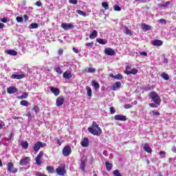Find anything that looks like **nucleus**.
Listing matches in <instances>:
<instances>
[{
  "label": "nucleus",
  "mask_w": 176,
  "mask_h": 176,
  "mask_svg": "<svg viewBox=\"0 0 176 176\" xmlns=\"http://www.w3.org/2000/svg\"><path fill=\"white\" fill-rule=\"evenodd\" d=\"M7 167H8L7 168L8 171H9L10 173H12V174H16V173L19 171L17 168H14V166L12 162H8L7 164Z\"/></svg>",
  "instance_id": "5"
},
{
  "label": "nucleus",
  "mask_w": 176,
  "mask_h": 176,
  "mask_svg": "<svg viewBox=\"0 0 176 176\" xmlns=\"http://www.w3.org/2000/svg\"><path fill=\"white\" fill-rule=\"evenodd\" d=\"M124 74H126V75H137V74H138V69H132L131 71H125Z\"/></svg>",
  "instance_id": "19"
},
{
  "label": "nucleus",
  "mask_w": 176,
  "mask_h": 176,
  "mask_svg": "<svg viewBox=\"0 0 176 176\" xmlns=\"http://www.w3.org/2000/svg\"><path fill=\"white\" fill-rule=\"evenodd\" d=\"M63 50H59L58 51V54L59 55V56H61V54H63Z\"/></svg>",
  "instance_id": "59"
},
{
  "label": "nucleus",
  "mask_w": 176,
  "mask_h": 176,
  "mask_svg": "<svg viewBox=\"0 0 176 176\" xmlns=\"http://www.w3.org/2000/svg\"><path fill=\"white\" fill-rule=\"evenodd\" d=\"M153 115H154V116H160V113H159V111H153Z\"/></svg>",
  "instance_id": "51"
},
{
  "label": "nucleus",
  "mask_w": 176,
  "mask_h": 176,
  "mask_svg": "<svg viewBox=\"0 0 176 176\" xmlns=\"http://www.w3.org/2000/svg\"><path fill=\"white\" fill-rule=\"evenodd\" d=\"M122 84H120V82H116L113 86H112V90L114 91H116V90H119L120 89V86Z\"/></svg>",
  "instance_id": "21"
},
{
  "label": "nucleus",
  "mask_w": 176,
  "mask_h": 176,
  "mask_svg": "<svg viewBox=\"0 0 176 176\" xmlns=\"http://www.w3.org/2000/svg\"><path fill=\"white\" fill-rule=\"evenodd\" d=\"M110 112H111V113H115V108L111 107L110 108Z\"/></svg>",
  "instance_id": "61"
},
{
  "label": "nucleus",
  "mask_w": 176,
  "mask_h": 176,
  "mask_svg": "<svg viewBox=\"0 0 176 176\" xmlns=\"http://www.w3.org/2000/svg\"><path fill=\"white\" fill-rule=\"evenodd\" d=\"M50 90L54 94V96H57L60 94V89L58 88H56L54 87H50Z\"/></svg>",
  "instance_id": "16"
},
{
  "label": "nucleus",
  "mask_w": 176,
  "mask_h": 176,
  "mask_svg": "<svg viewBox=\"0 0 176 176\" xmlns=\"http://www.w3.org/2000/svg\"><path fill=\"white\" fill-rule=\"evenodd\" d=\"M46 170H47V171H48V173H50L51 174H54V173L56 171L54 170V167L50 166H47Z\"/></svg>",
  "instance_id": "28"
},
{
  "label": "nucleus",
  "mask_w": 176,
  "mask_h": 176,
  "mask_svg": "<svg viewBox=\"0 0 176 176\" xmlns=\"http://www.w3.org/2000/svg\"><path fill=\"white\" fill-rule=\"evenodd\" d=\"M16 20L18 23H23V17L21 16H16Z\"/></svg>",
  "instance_id": "45"
},
{
  "label": "nucleus",
  "mask_w": 176,
  "mask_h": 176,
  "mask_svg": "<svg viewBox=\"0 0 176 176\" xmlns=\"http://www.w3.org/2000/svg\"><path fill=\"white\" fill-rule=\"evenodd\" d=\"M140 56H144L145 57H146V56H148V53L146 52H140Z\"/></svg>",
  "instance_id": "52"
},
{
  "label": "nucleus",
  "mask_w": 176,
  "mask_h": 176,
  "mask_svg": "<svg viewBox=\"0 0 176 176\" xmlns=\"http://www.w3.org/2000/svg\"><path fill=\"white\" fill-rule=\"evenodd\" d=\"M105 54H107V56H114L115 54V50L112 48H106L104 50Z\"/></svg>",
  "instance_id": "14"
},
{
  "label": "nucleus",
  "mask_w": 176,
  "mask_h": 176,
  "mask_svg": "<svg viewBox=\"0 0 176 176\" xmlns=\"http://www.w3.org/2000/svg\"><path fill=\"white\" fill-rule=\"evenodd\" d=\"M113 175L115 176H122L121 174H120V172H119V170H115L113 172Z\"/></svg>",
  "instance_id": "42"
},
{
  "label": "nucleus",
  "mask_w": 176,
  "mask_h": 176,
  "mask_svg": "<svg viewBox=\"0 0 176 176\" xmlns=\"http://www.w3.org/2000/svg\"><path fill=\"white\" fill-rule=\"evenodd\" d=\"M69 3H72V5H77L78 0H69Z\"/></svg>",
  "instance_id": "48"
},
{
  "label": "nucleus",
  "mask_w": 176,
  "mask_h": 176,
  "mask_svg": "<svg viewBox=\"0 0 176 176\" xmlns=\"http://www.w3.org/2000/svg\"><path fill=\"white\" fill-rule=\"evenodd\" d=\"M98 35L97 30H93V32L89 34L90 39H96V36Z\"/></svg>",
  "instance_id": "23"
},
{
  "label": "nucleus",
  "mask_w": 176,
  "mask_h": 176,
  "mask_svg": "<svg viewBox=\"0 0 176 176\" xmlns=\"http://www.w3.org/2000/svg\"><path fill=\"white\" fill-rule=\"evenodd\" d=\"M22 148H23V149H28V142L27 141H23L21 144Z\"/></svg>",
  "instance_id": "31"
},
{
  "label": "nucleus",
  "mask_w": 176,
  "mask_h": 176,
  "mask_svg": "<svg viewBox=\"0 0 176 176\" xmlns=\"http://www.w3.org/2000/svg\"><path fill=\"white\" fill-rule=\"evenodd\" d=\"M115 120H121L122 122H124V120H126V116H122V115H116L114 116Z\"/></svg>",
  "instance_id": "18"
},
{
  "label": "nucleus",
  "mask_w": 176,
  "mask_h": 176,
  "mask_svg": "<svg viewBox=\"0 0 176 176\" xmlns=\"http://www.w3.org/2000/svg\"><path fill=\"white\" fill-rule=\"evenodd\" d=\"M149 107H151V108H157V104L156 103H150Z\"/></svg>",
  "instance_id": "47"
},
{
  "label": "nucleus",
  "mask_w": 176,
  "mask_h": 176,
  "mask_svg": "<svg viewBox=\"0 0 176 176\" xmlns=\"http://www.w3.org/2000/svg\"><path fill=\"white\" fill-rule=\"evenodd\" d=\"M125 109H130V108H133V104H126L124 106Z\"/></svg>",
  "instance_id": "44"
},
{
  "label": "nucleus",
  "mask_w": 176,
  "mask_h": 176,
  "mask_svg": "<svg viewBox=\"0 0 176 176\" xmlns=\"http://www.w3.org/2000/svg\"><path fill=\"white\" fill-rule=\"evenodd\" d=\"M56 174L60 176H65L67 174L65 166H60L56 169Z\"/></svg>",
  "instance_id": "4"
},
{
  "label": "nucleus",
  "mask_w": 176,
  "mask_h": 176,
  "mask_svg": "<svg viewBox=\"0 0 176 176\" xmlns=\"http://www.w3.org/2000/svg\"><path fill=\"white\" fill-rule=\"evenodd\" d=\"M4 126H5V122L1 121L0 122V130H2V129H3Z\"/></svg>",
  "instance_id": "54"
},
{
  "label": "nucleus",
  "mask_w": 176,
  "mask_h": 176,
  "mask_svg": "<svg viewBox=\"0 0 176 176\" xmlns=\"http://www.w3.org/2000/svg\"><path fill=\"white\" fill-rule=\"evenodd\" d=\"M30 162H31V158L30 157H26L20 160L19 164L20 166H27V164H29Z\"/></svg>",
  "instance_id": "9"
},
{
  "label": "nucleus",
  "mask_w": 176,
  "mask_h": 176,
  "mask_svg": "<svg viewBox=\"0 0 176 176\" xmlns=\"http://www.w3.org/2000/svg\"><path fill=\"white\" fill-rule=\"evenodd\" d=\"M6 53L10 56H17V52L13 50H7L6 51Z\"/></svg>",
  "instance_id": "25"
},
{
  "label": "nucleus",
  "mask_w": 176,
  "mask_h": 176,
  "mask_svg": "<svg viewBox=\"0 0 176 176\" xmlns=\"http://www.w3.org/2000/svg\"><path fill=\"white\" fill-rule=\"evenodd\" d=\"M106 168L108 171H111L112 170V164H109V162H106Z\"/></svg>",
  "instance_id": "38"
},
{
  "label": "nucleus",
  "mask_w": 176,
  "mask_h": 176,
  "mask_svg": "<svg viewBox=\"0 0 176 176\" xmlns=\"http://www.w3.org/2000/svg\"><path fill=\"white\" fill-rule=\"evenodd\" d=\"M42 157H43V151H40L35 159L36 164H37V166H41V164H42V161H41Z\"/></svg>",
  "instance_id": "8"
},
{
  "label": "nucleus",
  "mask_w": 176,
  "mask_h": 176,
  "mask_svg": "<svg viewBox=\"0 0 176 176\" xmlns=\"http://www.w3.org/2000/svg\"><path fill=\"white\" fill-rule=\"evenodd\" d=\"M19 91V89L14 87H10L7 88V92L8 94H13L14 93H17Z\"/></svg>",
  "instance_id": "12"
},
{
  "label": "nucleus",
  "mask_w": 176,
  "mask_h": 176,
  "mask_svg": "<svg viewBox=\"0 0 176 176\" xmlns=\"http://www.w3.org/2000/svg\"><path fill=\"white\" fill-rule=\"evenodd\" d=\"M124 34L130 36H133V32H131V30H130L127 26H124Z\"/></svg>",
  "instance_id": "29"
},
{
  "label": "nucleus",
  "mask_w": 176,
  "mask_h": 176,
  "mask_svg": "<svg viewBox=\"0 0 176 176\" xmlns=\"http://www.w3.org/2000/svg\"><path fill=\"white\" fill-rule=\"evenodd\" d=\"M96 42H98V43H100V45H107V43L108 41L106 39L96 38Z\"/></svg>",
  "instance_id": "27"
},
{
  "label": "nucleus",
  "mask_w": 176,
  "mask_h": 176,
  "mask_svg": "<svg viewBox=\"0 0 176 176\" xmlns=\"http://www.w3.org/2000/svg\"><path fill=\"white\" fill-rule=\"evenodd\" d=\"M86 90H87V94L88 97H91L93 96L91 88L89 86H87Z\"/></svg>",
  "instance_id": "30"
},
{
  "label": "nucleus",
  "mask_w": 176,
  "mask_h": 176,
  "mask_svg": "<svg viewBox=\"0 0 176 176\" xmlns=\"http://www.w3.org/2000/svg\"><path fill=\"white\" fill-rule=\"evenodd\" d=\"M11 79H23L25 78V75L24 74H12L10 76Z\"/></svg>",
  "instance_id": "15"
},
{
  "label": "nucleus",
  "mask_w": 176,
  "mask_h": 176,
  "mask_svg": "<svg viewBox=\"0 0 176 176\" xmlns=\"http://www.w3.org/2000/svg\"><path fill=\"white\" fill-rule=\"evenodd\" d=\"M65 101V99L63 96H59L56 98V106L61 107L63 104H64V102Z\"/></svg>",
  "instance_id": "11"
},
{
  "label": "nucleus",
  "mask_w": 176,
  "mask_h": 176,
  "mask_svg": "<svg viewBox=\"0 0 176 176\" xmlns=\"http://www.w3.org/2000/svg\"><path fill=\"white\" fill-rule=\"evenodd\" d=\"M12 138H13V133H10L8 137V141H11Z\"/></svg>",
  "instance_id": "60"
},
{
  "label": "nucleus",
  "mask_w": 176,
  "mask_h": 176,
  "mask_svg": "<svg viewBox=\"0 0 176 176\" xmlns=\"http://www.w3.org/2000/svg\"><path fill=\"white\" fill-rule=\"evenodd\" d=\"M35 5H36V6L41 7V6H42V2H41V1H37V2H36Z\"/></svg>",
  "instance_id": "56"
},
{
  "label": "nucleus",
  "mask_w": 176,
  "mask_h": 176,
  "mask_svg": "<svg viewBox=\"0 0 176 176\" xmlns=\"http://www.w3.org/2000/svg\"><path fill=\"white\" fill-rule=\"evenodd\" d=\"M91 85L92 86H94L95 90H98V89H100V84L97 82L96 80H92Z\"/></svg>",
  "instance_id": "26"
},
{
  "label": "nucleus",
  "mask_w": 176,
  "mask_h": 176,
  "mask_svg": "<svg viewBox=\"0 0 176 176\" xmlns=\"http://www.w3.org/2000/svg\"><path fill=\"white\" fill-rule=\"evenodd\" d=\"M158 23H161V24L166 25L167 24V21H166V19H160L158 20Z\"/></svg>",
  "instance_id": "46"
},
{
  "label": "nucleus",
  "mask_w": 176,
  "mask_h": 176,
  "mask_svg": "<svg viewBox=\"0 0 176 176\" xmlns=\"http://www.w3.org/2000/svg\"><path fill=\"white\" fill-rule=\"evenodd\" d=\"M144 151L147 152V153H152V148L149 146V144L145 143L143 147Z\"/></svg>",
  "instance_id": "17"
},
{
  "label": "nucleus",
  "mask_w": 176,
  "mask_h": 176,
  "mask_svg": "<svg viewBox=\"0 0 176 176\" xmlns=\"http://www.w3.org/2000/svg\"><path fill=\"white\" fill-rule=\"evenodd\" d=\"M142 28L143 30H146L147 31H149V30H151V27H149V25H146L145 23L142 25Z\"/></svg>",
  "instance_id": "40"
},
{
  "label": "nucleus",
  "mask_w": 176,
  "mask_h": 176,
  "mask_svg": "<svg viewBox=\"0 0 176 176\" xmlns=\"http://www.w3.org/2000/svg\"><path fill=\"white\" fill-rule=\"evenodd\" d=\"M72 152V149L71 148V146H66L63 148L62 153L63 156L68 157L71 155Z\"/></svg>",
  "instance_id": "6"
},
{
  "label": "nucleus",
  "mask_w": 176,
  "mask_h": 176,
  "mask_svg": "<svg viewBox=\"0 0 176 176\" xmlns=\"http://www.w3.org/2000/svg\"><path fill=\"white\" fill-rule=\"evenodd\" d=\"M31 27H32V28H38V24L37 23H32Z\"/></svg>",
  "instance_id": "55"
},
{
  "label": "nucleus",
  "mask_w": 176,
  "mask_h": 176,
  "mask_svg": "<svg viewBox=\"0 0 176 176\" xmlns=\"http://www.w3.org/2000/svg\"><path fill=\"white\" fill-rule=\"evenodd\" d=\"M170 3H171V2L166 1L164 4H158L157 6H158L159 9H160V10H163V9H168Z\"/></svg>",
  "instance_id": "10"
},
{
  "label": "nucleus",
  "mask_w": 176,
  "mask_h": 176,
  "mask_svg": "<svg viewBox=\"0 0 176 176\" xmlns=\"http://www.w3.org/2000/svg\"><path fill=\"white\" fill-rule=\"evenodd\" d=\"M89 133L93 134V135H101L102 131L101 128L98 126V124L96 122H92V126L88 128Z\"/></svg>",
  "instance_id": "1"
},
{
  "label": "nucleus",
  "mask_w": 176,
  "mask_h": 176,
  "mask_svg": "<svg viewBox=\"0 0 176 176\" xmlns=\"http://www.w3.org/2000/svg\"><path fill=\"white\" fill-rule=\"evenodd\" d=\"M57 144H58V145H61V144H63V140H58L57 141Z\"/></svg>",
  "instance_id": "63"
},
{
  "label": "nucleus",
  "mask_w": 176,
  "mask_h": 176,
  "mask_svg": "<svg viewBox=\"0 0 176 176\" xmlns=\"http://www.w3.org/2000/svg\"><path fill=\"white\" fill-rule=\"evenodd\" d=\"M115 79H117L118 80H122V79H123V76L120 74H118L115 76Z\"/></svg>",
  "instance_id": "41"
},
{
  "label": "nucleus",
  "mask_w": 176,
  "mask_h": 176,
  "mask_svg": "<svg viewBox=\"0 0 176 176\" xmlns=\"http://www.w3.org/2000/svg\"><path fill=\"white\" fill-rule=\"evenodd\" d=\"M46 145L47 144L45 142H37L33 147V149H34L35 153H38V152H39V149H41V148H45V146H46Z\"/></svg>",
  "instance_id": "3"
},
{
  "label": "nucleus",
  "mask_w": 176,
  "mask_h": 176,
  "mask_svg": "<svg viewBox=\"0 0 176 176\" xmlns=\"http://www.w3.org/2000/svg\"><path fill=\"white\" fill-rule=\"evenodd\" d=\"M61 28L65 30V31L68 30H72V28H75V25H74V24L72 23H63L61 24Z\"/></svg>",
  "instance_id": "7"
},
{
  "label": "nucleus",
  "mask_w": 176,
  "mask_h": 176,
  "mask_svg": "<svg viewBox=\"0 0 176 176\" xmlns=\"http://www.w3.org/2000/svg\"><path fill=\"white\" fill-rule=\"evenodd\" d=\"M80 169L82 173H85L86 169V160L82 159L80 164Z\"/></svg>",
  "instance_id": "13"
},
{
  "label": "nucleus",
  "mask_w": 176,
  "mask_h": 176,
  "mask_svg": "<svg viewBox=\"0 0 176 176\" xmlns=\"http://www.w3.org/2000/svg\"><path fill=\"white\" fill-rule=\"evenodd\" d=\"M160 156H161V157H166V152L160 151Z\"/></svg>",
  "instance_id": "49"
},
{
  "label": "nucleus",
  "mask_w": 176,
  "mask_h": 176,
  "mask_svg": "<svg viewBox=\"0 0 176 176\" xmlns=\"http://www.w3.org/2000/svg\"><path fill=\"white\" fill-rule=\"evenodd\" d=\"M88 72V74H94L96 72V68L94 67H89L85 69Z\"/></svg>",
  "instance_id": "32"
},
{
  "label": "nucleus",
  "mask_w": 176,
  "mask_h": 176,
  "mask_svg": "<svg viewBox=\"0 0 176 176\" xmlns=\"http://www.w3.org/2000/svg\"><path fill=\"white\" fill-rule=\"evenodd\" d=\"M175 160V157L169 158V163H173Z\"/></svg>",
  "instance_id": "62"
},
{
  "label": "nucleus",
  "mask_w": 176,
  "mask_h": 176,
  "mask_svg": "<svg viewBox=\"0 0 176 176\" xmlns=\"http://www.w3.org/2000/svg\"><path fill=\"white\" fill-rule=\"evenodd\" d=\"M102 8H104V9H105V10H108L109 9V6H108L107 2H105V1L102 2Z\"/></svg>",
  "instance_id": "37"
},
{
  "label": "nucleus",
  "mask_w": 176,
  "mask_h": 176,
  "mask_svg": "<svg viewBox=\"0 0 176 176\" xmlns=\"http://www.w3.org/2000/svg\"><path fill=\"white\" fill-rule=\"evenodd\" d=\"M150 98H151L152 101L155 104H157V105H160V102H162V99L160 96L156 93V91H153L150 94Z\"/></svg>",
  "instance_id": "2"
},
{
  "label": "nucleus",
  "mask_w": 176,
  "mask_h": 176,
  "mask_svg": "<svg viewBox=\"0 0 176 176\" xmlns=\"http://www.w3.org/2000/svg\"><path fill=\"white\" fill-rule=\"evenodd\" d=\"M162 76L163 79H164L165 80H168L170 79V76H168V74H167L166 73H163L162 74Z\"/></svg>",
  "instance_id": "39"
},
{
  "label": "nucleus",
  "mask_w": 176,
  "mask_h": 176,
  "mask_svg": "<svg viewBox=\"0 0 176 176\" xmlns=\"http://www.w3.org/2000/svg\"><path fill=\"white\" fill-rule=\"evenodd\" d=\"M76 13H78V14H80V16H83V17H86L87 16L86 12L80 10H77Z\"/></svg>",
  "instance_id": "36"
},
{
  "label": "nucleus",
  "mask_w": 176,
  "mask_h": 176,
  "mask_svg": "<svg viewBox=\"0 0 176 176\" xmlns=\"http://www.w3.org/2000/svg\"><path fill=\"white\" fill-rule=\"evenodd\" d=\"M1 23H8V19L3 18L1 19Z\"/></svg>",
  "instance_id": "57"
},
{
  "label": "nucleus",
  "mask_w": 176,
  "mask_h": 176,
  "mask_svg": "<svg viewBox=\"0 0 176 176\" xmlns=\"http://www.w3.org/2000/svg\"><path fill=\"white\" fill-rule=\"evenodd\" d=\"M33 111H34V112H38L39 111V107L38 106H34L33 108Z\"/></svg>",
  "instance_id": "53"
},
{
  "label": "nucleus",
  "mask_w": 176,
  "mask_h": 176,
  "mask_svg": "<svg viewBox=\"0 0 176 176\" xmlns=\"http://www.w3.org/2000/svg\"><path fill=\"white\" fill-rule=\"evenodd\" d=\"M113 9L116 12H120V10H122V8L118 5L114 6Z\"/></svg>",
  "instance_id": "43"
},
{
  "label": "nucleus",
  "mask_w": 176,
  "mask_h": 176,
  "mask_svg": "<svg viewBox=\"0 0 176 176\" xmlns=\"http://www.w3.org/2000/svg\"><path fill=\"white\" fill-rule=\"evenodd\" d=\"M54 71H56L57 74H59V75H61V74H63V70L58 66L54 67Z\"/></svg>",
  "instance_id": "33"
},
{
  "label": "nucleus",
  "mask_w": 176,
  "mask_h": 176,
  "mask_svg": "<svg viewBox=\"0 0 176 176\" xmlns=\"http://www.w3.org/2000/svg\"><path fill=\"white\" fill-rule=\"evenodd\" d=\"M93 45H94V42H91V43H87L86 44V47H91L93 46Z\"/></svg>",
  "instance_id": "50"
},
{
  "label": "nucleus",
  "mask_w": 176,
  "mask_h": 176,
  "mask_svg": "<svg viewBox=\"0 0 176 176\" xmlns=\"http://www.w3.org/2000/svg\"><path fill=\"white\" fill-rule=\"evenodd\" d=\"M28 98V94L27 93H23V95L18 97L19 100H24V98Z\"/></svg>",
  "instance_id": "35"
},
{
  "label": "nucleus",
  "mask_w": 176,
  "mask_h": 176,
  "mask_svg": "<svg viewBox=\"0 0 176 176\" xmlns=\"http://www.w3.org/2000/svg\"><path fill=\"white\" fill-rule=\"evenodd\" d=\"M73 52H74V53H76V54H78L79 51H78V49H76V47H73Z\"/></svg>",
  "instance_id": "58"
},
{
  "label": "nucleus",
  "mask_w": 176,
  "mask_h": 176,
  "mask_svg": "<svg viewBox=\"0 0 176 176\" xmlns=\"http://www.w3.org/2000/svg\"><path fill=\"white\" fill-rule=\"evenodd\" d=\"M23 19L25 20V21H27V20H28V16H27V14H25L23 16Z\"/></svg>",
  "instance_id": "64"
},
{
  "label": "nucleus",
  "mask_w": 176,
  "mask_h": 176,
  "mask_svg": "<svg viewBox=\"0 0 176 176\" xmlns=\"http://www.w3.org/2000/svg\"><path fill=\"white\" fill-rule=\"evenodd\" d=\"M63 78H65V79H71V78H72V74L71 72L66 71L63 73Z\"/></svg>",
  "instance_id": "24"
},
{
  "label": "nucleus",
  "mask_w": 176,
  "mask_h": 176,
  "mask_svg": "<svg viewBox=\"0 0 176 176\" xmlns=\"http://www.w3.org/2000/svg\"><path fill=\"white\" fill-rule=\"evenodd\" d=\"M20 104L23 107H28L30 105V102L27 100H21Z\"/></svg>",
  "instance_id": "34"
},
{
  "label": "nucleus",
  "mask_w": 176,
  "mask_h": 176,
  "mask_svg": "<svg viewBox=\"0 0 176 176\" xmlns=\"http://www.w3.org/2000/svg\"><path fill=\"white\" fill-rule=\"evenodd\" d=\"M151 45L153 46H162V45H163V41L161 40H154L151 41Z\"/></svg>",
  "instance_id": "20"
},
{
  "label": "nucleus",
  "mask_w": 176,
  "mask_h": 176,
  "mask_svg": "<svg viewBox=\"0 0 176 176\" xmlns=\"http://www.w3.org/2000/svg\"><path fill=\"white\" fill-rule=\"evenodd\" d=\"M80 144L83 147L89 146V139L87 138H85L81 141Z\"/></svg>",
  "instance_id": "22"
}]
</instances>
